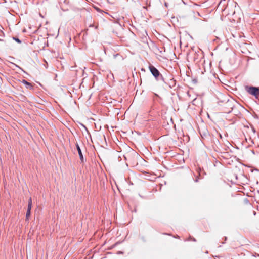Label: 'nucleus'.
I'll return each instance as SVG.
<instances>
[{
	"label": "nucleus",
	"instance_id": "1",
	"mask_svg": "<svg viewBox=\"0 0 259 259\" xmlns=\"http://www.w3.org/2000/svg\"><path fill=\"white\" fill-rule=\"evenodd\" d=\"M245 91L252 96L259 95V87L246 85L245 87Z\"/></svg>",
	"mask_w": 259,
	"mask_h": 259
},
{
	"label": "nucleus",
	"instance_id": "2",
	"mask_svg": "<svg viewBox=\"0 0 259 259\" xmlns=\"http://www.w3.org/2000/svg\"><path fill=\"white\" fill-rule=\"evenodd\" d=\"M149 69L152 75L154 77L155 79H157V77H159V75L161 74V73L155 67L151 64H150L149 66Z\"/></svg>",
	"mask_w": 259,
	"mask_h": 259
},
{
	"label": "nucleus",
	"instance_id": "3",
	"mask_svg": "<svg viewBox=\"0 0 259 259\" xmlns=\"http://www.w3.org/2000/svg\"><path fill=\"white\" fill-rule=\"evenodd\" d=\"M157 81H162L165 85L168 86L170 88H172L176 84V81L172 78L171 79V81L172 82L173 84L171 85L169 84L167 81L164 78V77L162 76V75L161 74L159 75V77H157V79H155Z\"/></svg>",
	"mask_w": 259,
	"mask_h": 259
},
{
	"label": "nucleus",
	"instance_id": "4",
	"mask_svg": "<svg viewBox=\"0 0 259 259\" xmlns=\"http://www.w3.org/2000/svg\"><path fill=\"white\" fill-rule=\"evenodd\" d=\"M225 105L226 108L229 107L230 109L225 110V112L227 113H231L234 107V102L232 100L230 101L228 100L227 102L225 103Z\"/></svg>",
	"mask_w": 259,
	"mask_h": 259
},
{
	"label": "nucleus",
	"instance_id": "5",
	"mask_svg": "<svg viewBox=\"0 0 259 259\" xmlns=\"http://www.w3.org/2000/svg\"><path fill=\"white\" fill-rule=\"evenodd\" d=\"M75 146H76V149H77V150L78 151V155H79V158H80V161H81V163H84V161H86V159L83 157V154L82 153L81 148H80L79 144H78V143H76L75 144Z\"/></svg>",
	"mask_w": 259,
	"mask_h": 259
},
{
	"label": "nucleus",
	"instance_id": "6",
	"mask_svg": "<svg viewBox=\"0 0 259 259\" xmlns=\"http://www.w3.org/2000/svg\"><path fill=\"white\" fill-rule=\"evenodd\" d=\"M21 82L25 85V87L27 89H30V90L33 89V87L32 84L31 83L26 81V80L23 79L21 81Z\"/></svg>",
	"mask_w": 259,
	"mask_h": 259
},
{
	"label": "nucleus",
	"instance_id": "7",
	"mask_svg": "<svg viewBox=\"0 0 259 259\" xmlns=\"http://www.w3.org/2000/svg\"><path fill=\"white\" fill-rule=\"evenodd\" d=\"M32 208V199L31 197H30L28 199V206H27V211H31Z\"/></svg>",
	"mask_w": 259,
	"mask_h": 259
},
{
	"label": "nucleus",
	"instance_id": "8",
	"mask_svg": "<svg viewBox=\"0 0 259 259\" xmlns=\"http://www.w3.org/2000/svg\"><path fill=\"white\" fill-rule=\"evenodd\" d=\"M32 208V199L31 197H30L28 199V206H27V211H31Z\"/></svg>",
	"mask_w": 259,
	"mask_h": 259
},
{
	"label": "nucleus",
	"instance_id": "9",
	"mask_svg": "<svg viewBox=\"0 0 259 259\" xmlns=\"http://www.w3.org/2000/svg\"><path fill=\"white\" fill-rule=\"evenodd\" d=\"M30 215H31V211L27 210L26 213V219H25V220L26 221H28L29 220V218Z\"/></svg>",
	"mask_w": 259,
	"mask_h": 259
},
{
	"label": "nucleus",
	"instance_id": "10",
	"mask_svg": "<svg viewBox=\"0 0 259 259\" xmlns=\"http://www.w3.org/2000/svg\"><path fill=\"white\" fill-rule=\"evenodd\" d=\"M12 39L18 44H21L22 42L21 40L17 37H13Z\"/></svg>",
	"mask_w": 259,
	"mask_h": 259
},
{
	"label": "nucleus",
	"instance_id": "11",
	"mask_svg": "<svg viewBox=\"0 0 259 259\" xmlns=\"http://www.w3.org/2000/svg\"><path fill=\"white\" fill-rule=\"evenodd\" d=\"M251 130H252V132L253 133H256V130L255 129V128L254 127V126H251Z\"/></svg>",
	"mask_w": 259,
	"mask_h": 259
},
{
	"label": "nucleus",
	"instance_id": "12",
	"mask_svg": "<svg viewBox=\"0 0 259 259\" xmlns=\"http://www.w3.org/2000/svg\"><path fill=\"white\" fill-rule=\"evenodd\" d=\"M199 178L198 176H197L196 179L194 180L195 182H198L199 181Z\"/></svg>",
	"mask_w": 259,
	"mask_h": 259
},
{
	"label": "nucleus",
	"instance_id": "13",
	"mask_svg": "<svg viewBox=\"0 0 259 259\" xmlns=\"http://www.w3.org/2000/svg\"><path fill=\"white\" fill-rule=\"evenodd\" d=\"M253 96L256 99H259V95H254Z\"/></svg>",
	"mask_w": 259,
	"mask_h": 259
},
{
	"label": "nucleus",
	"instance_id": "14",
	"mask_svg": "<svg viewBox=\"0 0 259 259\" xmlns=\"http://www.w3.org/2000/svg\"><path fill=\"white\" fill-rule=\"evenodd\" d=\"M14 64L16 66V67L19 68L20 69L22 70L23 72H25L21 67H20L19 66H18V65H17L15 64Z\"/></svg>",
	"mask_w": 259,
	"mask_h": 259
},
{
	"label": "nucleus",
	"instance_id": "15",
	"mask_svg": "<svg viewBox=\"0 0 259 259\" xmlns=\"http://www.w3.org/2000/svg\"><path fill=\"white\" fill-rule=\"evenodd\" d=\"M81 125L86 130H87V128L85 126H84L83 124H81Z\"/></svg>",
	"mask_w": 259,
	"mask_h": 259
},
{
	"label": "nucleus",
	"instance_id": "16",
	"mask_svg": "<svg viewBox=\"0 0 259 259\" xmlns=\"http://www.w3.org/2000/svg\"><path fill=\"white\" fill-rule=\"evenodd\" d=\"M169 84H170L171 85H172L174 83H172V82L171 81V79H170V82H168Z\"/></svg>",
	"mask_w": 259,
	"mask_h": 259
},
{
	"label": "nucleus",
	"instance_id": "17",
	"mask_svg": "<svg viewBox=\"0 0 259 259\" xmlns=\"http://www.w3.org/2000/svg\"><path fill=\"white\" fill-rule=\"evenodd\" d=\"M223 2H225V0H223V1H220V3H219V5H221V4Z\"/></svg>",
	"mask_w": 259,
	"mask_h": 259
},
{
	"label": "nucleus",
	"instance_id": "18",
	"mask_svg": "<svg viewBox=\"0 0 259 259\" xmlns=\"http://www.w3.org/2000/svg\"><path fill=\"white\" fill-rule=\"evenodd\" d=\"M155 96L158 97H159V96L157 94H155Z\"/></svg>",
	"mask_w": 259,
	"mask_h": 259
},
{
	"label": "nucleus",
	"instance_id": "19",
	"mask_svg": "<svg viewBox=\"0 0 259 259\" xmlns=\"http://www.w3.org/2000/svg\"><path fill=\"white\" fill-rule=\"evenodd\" d=\"M1 33H2L3 36H4V33H3V32L2 31H1Z\"/></svg>",
	"mask_w": 259,
	"mask_h": 259
},
{
	"label": "nucleus",
	"instance_id": "20",
	"mask_svg": "<svg viewBox=\"0 0 259 259\" xmlns=\"http://www.w3.org/2000/svg\"><path fill=\"white\" fill-rule=\"evenodd\" d=\"M193 241H196V239L195 238H193V240H192Z\"/></svg>",
	"mask_w": 259,
	"mask_h": 259
},
{
	"label": "nucleus",
	"instance_id": "21",
	"mask_svg": "<svg viewBox=\"0 0 259 259\" xmlns=\"http://www.w3.org/2000/svg\"><path fill=\"white\" fill-rule=\"evenodd\" d=\"M253 214H254V215H256V212H255V211H254V212H253Z\"/></svg>",
	"mask_w": 259,
	"mask_h": 259
},
{
	"label": "nucleus",
	"instance_id": "22",
	"mask_svg": "<svg viewBox=\"0 0 259 259\" xmlns=\"http://www.w3.org/2000/svg\"><path fill=\"white\" fill-rule=\"evenodd\" d=\"M226 240H227V237H225V241H226Z\"/></svg>",
	"mask_w": 259,
	"mask_h": 259
},
{
	"label": "nucleus",
	"instance_id": "23",
	"mask_svg": "<svg viewBox=\"0 0 259 259\" xmlns=\"http://www.w3.org/2000/svg\"><path fill=\"white\" fill-rule=\"evenodd\" d=\"M90 27H93V25H90Z\"/></svg>",
	"mask_w": 259,
	"mask_h": 259
},
{
	"label": "nucleus",
	"instance_id": "24",
	"mask_svg": "<svg viewBox=\"0 0 259 259\" xmlns=\"http://www.w3.org/2000/svg\"><path fill=\"white\" fill-rule=\"evenodd\" d=\"M0 41H3V40L1 38H0Z\"/></svg>",
	"mask_w": 259,
	"mask_h": 259
},
{
	"label": "nucleus",
	"instance_id": "25",
	"mask_svg": "<svg viewBox=\"0 0 259 259\" xmlns=\"http://www.w3.org/2000/svg\"><path fill=\"white\" fill-rule=\"evenodd\" d=\"M255 117H256V118H258L256 115H255Z\"/></svg>",
	"mask_w": 259,
	"mask_h": 259
}]
</instances>
